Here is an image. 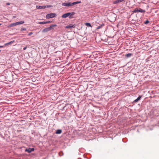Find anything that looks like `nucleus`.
<instances>
[{"mask_svg":"<svg viewBox=\"0 0 159 159\" xmlns=\"http://www.w3.org/2000/svg\"><path fill=\"white\" fill-rule=\"evenodd\" d=\"M11 24H12V26H14L16 25V22L15 23H12Z\"/></svg>","mask_w":159,"mask_h":159,"instance_id":"f3484780","label":"nucleus"},{"mask_svg":"<svg viewBox=\"0 0 159 159\" xmlns=\"http://www.w3.org/2000/svg\"><path fill=\"white\" fill-rule=\"evenodd\" d=\"M24 21H21L20 22H16V25H19L22 24L24 23Z\"/></svg>","mask_w":159,"mask_h":159,"instance_id":"1a4fd4ad","label":"nucleus"},{"mask_svg":"<svg viewBox=\"0 0 159 159\" xmlns=\"http://www.w3.org/2000/svg\"><path fill=\"white\" fill-rule=\"evenodd\" d=\"M138 12H143L144 13L145 11L144 10H143L141 8H139L138 10Z\"/></svg>","mask_w":159,"mask_h":159,"instance_id":"ddd939ff","label":"nucleus"},{"mask_svg":"<svg viewBox=\"0 0 159 159\" xmlns=\"http://www.w3.org/2000/svg\"><path fill=\"white\" fill-rule=\"evenodd\" d=\"M13 27L12 26V24H10L9 26H8V27Z\"/></svg>","mask_w":159,"mask_h":159,"instance_id":"5701e85b","label":"nucleus"},{"mask_svg":"<svg viewBox=\"0 0 159 159\" xmlns=\"http://www.w3.org/2000/svg\"><path fill=\"white\" fill-rule=\"evenodd\" d=\"M1 51V50H0V52Z\"/></svg>","mask_w":159,"mask_h":159,"instance_id":"393cba45","label":"nucleus"},{"mask_svg":"<svg viewBox=\"0 0 159 159\" xmlns=\"http://www.w3.org/2000/svg\"><path fill=\"white\" fill-rule=\"evenodd\" d=\"M27 48V46H26V47H25L24 48H23V50H26V49Z\"/></svg>","mask_w":159,"mask_h":159,"instance_id":"412c9836","label":"nucleus"},{"mask_svg":"<svg viewBox=\"0 0 159 159\" xmlns=\"http://www.w3.org/2000/svg\"><path fill=\"white\" fill-rule=\"evenodd\" d=\"M26 30V29L25 28H22L21 30H20L21 31H23V30Z\"/></svg>","mask_w":159,"mask_h":159,"instance_id":"a211bd4d","label":"nucleus"},{"mask_svg":"<svg viewBox=\"0 0 159 159\" xmlns=\"http://www.w3.org/2000/svg\"><path fill=\"white\" fill-rule=\"evenodd\" d=\"M3 46H0V48H3Z\"/></svg>","mask_w":159,"mask_h":159,"instance_id":"b1692460","label":"nucleus"},{"mask_svg":"<svg viewBox=\"0 0 159 159\" xmlns=\"http://www.w3.org/2000/svg\"><path fill=\"white\" fill-rule=\"evenodd\" d=\"M57 26V25L56 24L52 25H51L49 27L46 28L44 29L43 30L42 32L44 33L47 32L51 30H53V27H56Z\"/></svg>","mask_w":159,"mask_h":159,"instance_id":"f03ea898","label":"nucleus"},{"mask_svg":"<svg viewBox=\"0 0 159 159\" xmlns=\"http://www.w3.org/2000/svg\"><path fill=\"white\" fill-rule=\"evenodd\" d=\"M50 22V21L41 22H39L38 23L39 24H44L48 23Z\"/></svg>","mask_w":159,"mask_h":159,"instance_id":"f8f14e48","label":"nucleus"},{"mask_svg":"<svg viewBox=\"0 0 159 159\" xmlns=\"http://www.w3.org/2000/svg\"><path fill=\"white\" fill-rule=\"evenodd\" d=\"M75 25H73L72 24H70L68 25H67L65 27L66 28H69V29H71V28H75Z\"/></svg>","mask_w":159,"mask_h":159,"instance_id":"423d86ee","label":"nucleus"},{"mask_svg":"<svg viewBox=\"0 0 159 159\" xmlns=\"http://www.w3.org/2000/svg\"><path fill=\"white\" fill-rule=\"evenodd\" d=\"M6 5H10V3L8 2L6 3Z\"/></svg>","mask_w":159,"mask_h":159,"instance_id":"4be33fe9","label":"nucleus"},{"mask_svg":"<svg viewBox=\"0 0 159 159\" xmlns=\"http://www.w3.org/2000/svg\"><path fill=\"white\" fill-rule=\"evenodd\" d=\"M132 55V53L127 54L125 55V56L127 57H130Z\"/></svg>","mask_w":159,"mask_h":159,"instance_id":"2eb2a0df","label":"nucleus"},{"mask_svg":"<svg viewBox=\"0 0 159 159\" xmlns=\"http://www.w3.org/2000/svg\"><path fill=\"white\" fill-rule=\"evenodd\" d=\"M75 13L74 12H72L71 13H67L63 15L62 16V17L63 18H66L69 16H70L69 18H71V16L74 15Z\"/></svg>","mask_w":159,"mask_h":159,"instance_id":"7ed1b4c3","label":"nucleus"},{"mask_svg":"<svg viewBox=\"0 0 159 159\" xmlns=\"http://www.w3.org/2000/svg\"><path fill=\"white\" fill-rule=\"evenodd\" d=\"M15 42V40H13L11 41H10V42L6 43L4 44V46H6L7 45L11 44L12 43H14Z\"/></svg>","mask_w":159,"mask_h":159,"instance_id":"6e6552de","label":"nucleus"},{"mask_svg":"<svg viewBox=\"0 0 159 159\" xmlns=\"http://www.w3.org/2000/svg\"><path fill=\"white\" fill-rule=\"evenodd\" d=\"M62 132V130L61 129H58L57 130L56 133L57 134H60Z\"/></svg>","mask_w":159,"mask_h":159,"instance_id":"9b49d317","label":"nucleus"},{"mask_svg":"<svg viewBox=\"0 0 159 159\" xmlns=\"http://www.w3.org/2000/svg\"><path fill=\"white\" fill-rule=\"evenodd\" d=\"M56 16V14L55 13H50L48 14L46 16V18L49 19L51 18L54 17Z\"/></svg>","mask_w":159,"mask_h":159,"instance_id":"39448f33","label":"nucleus"},{"mask_svg":"<svg viewBox=\"0 0 159 159\" xmlns=\"http://www.w3.org/2000/svg\"><path fill=\"white\" fill-rule=\"evenodd\" d=\"M81 2L80 1H77L74 2L73 3H71L70 2L68 3H63L62 4V6H66L67 7H71L72 6H73L75 5L78 4L79 3H80Z\"/></svg>","mask_w":159,"mask_h":159,"instance_id":"f257e3e1","label":"nucleus"},{"mask_svg":"<svg viewBox=\"0 0 159 159\" xmlns=\"http://www.w3.org/2000/svg\"><path fill=\"white\" fill-rule=\"evenodd\" d=\"M149 23V21H148V20H146V21L145 22V23L146 24H148Z\"/></svg>","mask_w":159,"mask_h":159,"instance_id":"6ab92c4d","label":"nucleus"},{"mask_svg":"<svg viewBox=\"0 0 159 159\" xmlns=\"http://www.w3.org/2000/svg\"><path fill=\"white\" fill-rule=\"evenodd\" d=\"M33 34V33L32 32H31L30 33L28 34V35L29 36H30V35H31L32 34Z\"/></svg>","mask_w":159,"mask_h":159,"instance_id":"aec40b11","label":"nucleus"},{"mask_svg":"<svg viewBox=\"0 0 159 159\" xmlns=\"http://www.w3.org/2000/svg\"><path fill=\"white\" fill-rule=\"evenodd\" d=\"M1 25V24H0V25Z\"/></svg>","mask_w":159,"mask_h":159,"instance_id":"a878e982","label":"nucleus"},{"mask_svg":"<svg viewBox=\"0 0 159 159\" xmlns=\"http://www.w3.org/2000/svg\"><path fill=\"white\" fill-rule=\"evenodd\" d=\"M85 25L88 27H92V26L89 23H85Z\"/></svg>","mask_w":159,"mask_h":159,"instance_id":"4468645a","label":"nucleus"},{"mask_svg":"<svg viewBox=\"0 0 159 159\" xmlns=\"http://www.w3.org/2000/svg\"><path fill=\"white\" fill-rule=\"evenodd\" d=\"M138 10L139 9H138V8H136L134 10L132 11V12L134 13L135 12H138Z\"/></svg>","mask_w":159,"mask_h":159,"instance_id":"dca6fc26","label":"nucleus"},{"mask_svg":"<svg viewBox=\"0 0 159 159\" xmlns=\"http://www.w3.org/2000/svg\"><path fill=\"white\" fill-rule=\"evenodd\" d=\"M34 148H29V149H26L25 150V151L26 152H27L28 153H30L32 152H33L34 151Z\"/></svg>","mask_w":159,"mask_h":159,"instance_id":"0eeeda50","label":"nucleus"},{"mask_svg":"<svg viewBox=\"0 0 159 159\" xmlns=\"http://www.w3.org/2000/svg\"><path fill=\"white\" fill-rule=\"evenodd\" d=\"M51 7H52V6L50 5L42 6H36V8L37 9H43L46 8H49Z\"/></svg>","mask_w":159,"mask_h":159,"instance_id":"20e7f679","label":"nucleus"},{"mask_svg":"<svg viewBox=\"0 0 159 159\" xmlns=\"http://www.w3.org/2000/svg\"><path fill=\"white\" fill-rule=\"evenodd\" d=\"M142 97L141 96H139L134 101V102H137L138 101L140 100V98H141Z\"/></svg>","mask_w":159,"mask_h":159,"instance_id":"9d476101","label":"nucleus"}]
</instances>
